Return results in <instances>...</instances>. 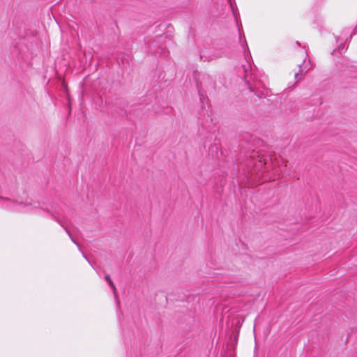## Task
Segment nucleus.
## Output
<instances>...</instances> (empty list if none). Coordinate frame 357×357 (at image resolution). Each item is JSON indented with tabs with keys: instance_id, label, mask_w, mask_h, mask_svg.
Returning a JSON list of instances; mask_svg holds the SVG:
<instances>
[{
	"instance_id": "obj_1",
	"label": "nucleus",
	"mask_w": 357,
	"mask_h": 357,
	"mask_svg": "<svg viewBox=\"0 0 357 357\" xmlns=\"http://www.w3.org/2000/svg\"><path fill=\"white\" fill-rule=\"evenodd\" d=\"M39 204L34 202L33 204L28 202H18L17 201L11 200L6 197H0V207L7 210L21 212L29 213L32 211L33 208H38Z\"/></svg>"
},
{
	"instance_id": "obj_2",
	"label": "nucleus",
	"mask_w": 357,
	"mask_h": 357,
	"mask_svg": "<svg viewBox=\"0 0 357 357\" xmlns=\"http://www.w3.org/2000/svg\"><path fill=\"white\" fill-rule=\"evenodd\" d=\"M241 68L243 70V72L245 73V75H244L245 82L246 84L248 85L250 91L252 92H254L257 96L261 98L262 95L260 93V92L259 91V89L261 85V81L255 78V77L254 78H252L253 73H252V70L250 66L248 65V66H246L245 65H242Z\"/></svg>"
},
{
	"instance_id": "obj_3",
	"label": "nucleus",
	"mask_w": 357,
	"mask_h": 357,
	"mask_svg": "<svg viewBox=\"0 0 357 357\" xmlns=\"http://www.w3.org/2000/svg\"><path fill=\"white\" fill-rule=\"evenodd\" d=\"M51 216L55 221H56L63 228H64L66 233L68 234L70 238H71L72 241L75 244L77 245V241L75 240V238L73 237L72 234L68 230V229L66 227V223L63 222L60 218L59 214L57 212L52 213Z\"/></svg>"
},
{
	"instance_id": "obj_4",
	"label": "nucleus",
	"mask_w": 357,
	"mask_h": 357,
	"mask_svg": "<svg viewBox=\"0 0 357 357\" xmlns=\"http://www.w3.org/2000/svg\"><path fill=\"white\" fill-rule=\"evenodd\" d=\"M300 66V70H299V73H295V79H296V81L298 82V80L301 79V77H300L298 79V75L299 73H307L310 68L307 67V66H304V67H302L301 65H299Z\"/></svg>"
},
{
	"instance_id": "obj_5",
	"label": "nucleus",
	"mask_w": 357,
	"mask_h": 357,
	"mask_svg": "<svg viewBox=\"0 0 357 357\" xmlns=\"http://www.w3.org/2000/svg\"><path fill=\"white\" fill-rule=\"evenodd\" d=\"M109 285L112 287L114 296L116 297V287L114 282L112 280L109 282Z\"/></svg>"
},
{
	"instance_id": "obj_6",
	"label": "nucleus",
	"mask_w": 357,
	"mask_h": 357,
	"mask_svg": "<svg viewBox=\"0 0 357 357\" xmlns=\"http://www.w3.org/2000/svg\"><path fill=\"white\" fill-rule=\"evenodd\" d=\"M199 93L201 101L202 102H204V100L207 99L206 96L205 95H204V93L202 92H201L200 91H199Z\"/></svg>"
},
{
	"instance_id": "obj_7",
	"label": "nucleus",
	"mask_w": 357,
	"mask_h": 357,
	"mask_svg": "<svg viewBox=\"0 0 357 357\" xmlns=\"http://www.w3.org/2000/svg\"><path fill=\"white\" fill-rule=\"evenodd\" d=\"M105 280H106V281H107V282H108V283L112 280H111V278H110V277H109V275H106L105 276Z\"/></svg>"
},
{
	"instance_id": "obj_8",
	"label": "nucleus",
	"mask_w": 357,
	"mask_h": 357,
	"mask_svg": "<svg viewBox=\"0 0 357 357\" xmlns=\"http://www.w3.org/2000/svg\"><path fill=\"white\" fill-rule=\"evenodd\" d=\"M228 1H229V3H230V4H231V9H232V10H233L234 15L236 17V13H235V10H234L233 5H232V3H231L230 0H228Z\"/></svg>"
},
{
	"instance_id": "obj_9",
	"label": "nucleus",
	"mask_w": 357,
	"mask_h": 357,
	"mask_svg": "<svg viewBox=\"0 0 357 357\" xmlns=\"http://www.w3.org/2000/svg\"><path fill=\"white\" fill-rule=\"evenodd\" d=\"M215 58V56H211L208 59H207V61H209L210 60H213V59H214Z\"/></svg>"
},
{
	"instance_id": "obj_10",
	"label": "nucleus",
	"mask_w": 357,
	"mask_h": 357,
	"mask_svg": "<svg viewBox=\"0 0 357 357\" xmlns=\"http://www.w3.org/2000/svg\"><path fill=\"white\" fill-rule=\"evenodd\" d=\"M200 59H201L202 60H203L204 61H206V59H203V56H202V55H201V56H200Z\"/></svg>"
},
{
	"instance_id": "obj_11",
	"label": "nucleus",
	"mask_w": 357,
	"mask_h": 357,
	"mask_svg": "<svg viewBox=\"0 0 357 357\" xmlns=\"http://www.w3.org/2000/svg\"><path fill=\"white\" fill-rule=\"evenodd\" d=\"M77 243H78L77 242ZM77 245L78 247H79V244H77ZM79 250H81V248H79Z\"/></svg>"
}]
</instances>
